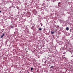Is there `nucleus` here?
<instances>
[{
    "label": "nucleus",
    "instance_id": "obj_1",
    "mask_svg": "<svg viewBox=\"0 0 73 73\" xmlns=\"http://www.w3.org/2000/svg\"><path fill=\"white\" fill-rule=\"evenodd\" d=\"M66 29L67 31H68L69 30V28L68 27H67V28H66Z\"/></svg>",
    "mask_w": 73,
    "mask_h": 73
},
{
    "label": "nucleus",
    "instance_id": "obj_2",
    "mask_svg": "<svg viewBox=\"0 0 73 73\" xmlns=\"http://www.w3.org/2000/svg\"><path fill=\"white\" fill-rule=\"evenodd\" d=\"M51 34H54V32L53 31H51Z\"/></svg>",
    "mask_w": 73,
    "mask_h": 73
},
{
    "label": "nucleus",
    "instance_id": "obj_3",
    "mask_svg": "<svg viewBox=\"0 0 73 73\" xmlns=\"http://www.w3.org/2000/svg\"><path fill=\"white\" fill-rule=\"evenodd\" d=\"M39 31H41V30H42V29H41V28H39Z\"/></svg>",
    "mask_w": 73,
    "mask_h": 73
},
{
    "label": "nucleus",
    "instance_id": "obj_4",
    "mask_svg": "<svg viewBox=\"0 0 73 73\" xmlns=\"http://www.w3.org/2000/svg\"><path fill=\"white\" fill-rule=\"evenodd\" d=\"M60 3H61V2L58 3V5L59 6L60 4Z\"/></svg>",
    "mask_w": 73,
    "mask_h": 73
},
{
    "label": "nucleus",
    "instance_id": "obj_5",
    "mask_svg": "<svg viewBox=\"0 0 73 73\" xmlns=\"http://www.w3.org/2000/svg\"><path fill=\"white\" fill-rule=\"evenodd\" d=\"M31 71H32V70H33V68L31 67Z\"/></svg>",
    "mask_w": 73,
    "mask_h": 73
},
{
    "label": "nucleus",
    "instance_id": "obj_6",
    "mask_svg": "<svg viewBox=\"0 0 73 73\" xmlns=\"http://www.w3.org/2000/svg\"><path fill=\"white\" fill-rule=\"evenodd\" d=\"M50 68H51V69H53V66H52L51 67H50Z\"/></svg>",
    "mask_w": 73,
    "mask_h": 73
},
{
    "label": "nucleus",
    "instance_id": "obj_7",
    "mask_svg": "<svg viewBox=\"0 0 73 73\" xmlns=\"http://www.w3.org/2000/svg\"><path fill=\"white\" fill-rule=\"evenodd\" d=\"M2 36L4 37V34H3Z\"/></svg>",
    "mask_w": 73,
    "mask_h": 73
},
{
    "label": "nucleus",
    "instance_id": "obj_8",
    "mask_svg": "<svg viewBox=\"0 0 73 73\" xmlns=\"http://www.w3.org/2000/svg\"><path fill=\"white\" fill-rule=\"evenodd\" d=\"M3 36L2 35L1 36V38H3Z\"/></svg>",
    "mask_w": 73,
    "mask_h": 73
},
{
    "label": "nucleus",
    "instance_id": "obj_9",
    "mask_svg": "<svg viewBox=\"0 0 73 73\" xmlns=\"http://www.w3.org/2000/svg\"><path fill=\"white\" fill-rule=\"evenodd\" d=\"M0 13H1V11H0Z\"/></svg>",
    "mask_w": 73,
    "mask_h": 73
},
{
    "label": "nucleus",
    "instance_id": "obj_10",
    "mask_svg": "<svg viewBox=\"0 0 73 73\" xmlns=\"http://www.w3.org/2000/svg\"><path fill=\"white\" fill-rule=\"evenodd\" d=\"M41 26H42V25H41Z\"/></svg>",
    "mask_w": 73,
    "mask_h": 73
}]
</instances>
